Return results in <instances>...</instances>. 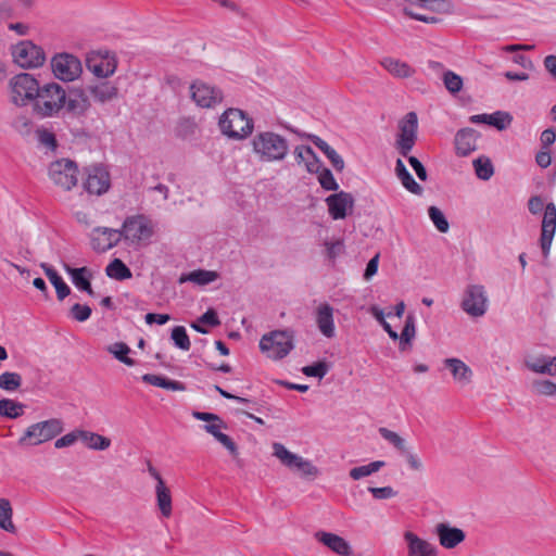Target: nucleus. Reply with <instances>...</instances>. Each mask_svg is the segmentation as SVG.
Instances as JSON below:
<instances>
[{"mask_svg": "<svg viewBox=\"0 0 556 556\" xmlns=\"http://www.w3.org/2000/svg\"><path fill=\"white\" fill-rule=\"evenodd\" d=\"M252 151L261 162H280L286 159L289 144L274 131H260L251 140Z\"/></svg>", "mask_w": 556, "mask_h": 556, "instance_id": "nucleus-1", "label": "nucleus"}, {"mask_svg": "<svg viewBox=\"0 0 556 556\" xmlns=\"http://www.w3.org/2000/svg\"><path fill=\"white\" fill-rule=\"evenodd\" d=\"M66 91L56 83L39 85L31 109L33 112L41 117H53L60 113L65 105Z\"/></svg>", "mask_w": 556, "mask_h": 556, "instance_id": "nucleus-2", "label": "nucleus"}, {"mask_svg": "<svg viewBox=\"0 0 556 556\" xmlns=\"http://www.w3.org/2000/svg\"><path fill=\"white\" fill-rule=\"evenodd\" d=\"M64 431V421L61 418H49L29 425L20 437V446H37L55 439Z\"/></svg>", "mask_w": 556, "mask_h": 556, "instance_id": "nucleus-3", "label": "nucleus"}, {"mask_svg": "<svg viewBox=\"0 0 556 556\" xmlns=\"http://www.w3.org/2000/svg\"><path fill=\"white\" fill-rule=\"evenodd\" d=\"M222 134L229 139L242 140L253 131V121L239 109H228L219 117Z\"/></svg>", "mask_w": 556, "mask_h": 556, "instance_id": "nucleus-4", "label": "nucleus"}, {"mask_svg": "<svg viewBox=\"0 0 556 556\" xmlns=\"http://www.w3.org/2000/svg\"><path fill=\"white\" fill-rule=\"evenodd\" d=\"M122 239L130 245L148 244L154 235L153 222L143 214L128 216L122 226Z\"/></svg>", "mask_w": 556, "mask_h": 556, "instance_id": "nucleus-5", "label": "nucleus"}, {"mask_svg": "<svg viewBox=\"0 0 556 556\" xmlns=\"http://www.w3.org/2000/svg\"><path fill=\"white\" fill-rule=\"evenodd\" d=\"M39 83L34 75L20 73L9 80V96L12 103L17 106L33 105Z\"/></svg>", "mask_w": 556, "mask_h": 556, "instance_id": "nucleus-6", "label": "nucleus"}, {"mask_svg": "<svg viewBox=\"0 0 556 556\" xmlns=\"http://www.w3.org/2000/svg\"><path fill=\"white\" fill-rule=\"evenodd\" d=\"M293 332L290 330H275L261 338L260 349L268 358L278 361L293 350Z\"/></svg>", "mask_w": 556, "mask_h": 556, "instance_id": "nucleus-7", "label": "nucleus"}, {"mask_svg": "<svg viewBox=\"0 0 556 556\" xmlns=\"http://www.w3.org/2000/svg\"><path fill=\"white\" fill-rule=\"evenodd\" d=\"M13 62L21 68H38L46 62V53L40 46L30 40H21L11 46Z\"/></svg>", "mask_w": 556, "mask_h": 556, "instance_id": "nucleus-8", "label": "nucleus"}, {"mask_svg": "<svg viewBox=\"0 0 556 556\" xmlns=\"http://www.w3.org/2000/svg\"><path fill=\"white\" fill-rule=\"evenodd\" d=\"M48 177L56 187L70 191L78 181V166L70 159H60L48 166Z\"/></svg>", "mask_w": 556, "mask_h": 556, "instance_id": "nucleus-9", "label": "nucleus"}, {"mask_svg": "<svg viewBox=\"0 0 556 556\" xmlns=\"http://www.w3.org/2000/svg\"><path fill=\"white\" fill-rule=\"evenodd\" d=\"M51 70L56 79L71 83L80 77L83 65L80 60L74 54L61 52L52 56Z\"/></svg>", "mask_w": 556, "mask_h": 556, "instance_id": "nucleus-10", "label": "nucleus"}, {"mask_svg": "<svg viewBox=\"0 0 556 556\" xmlns=\"http://www.w3.org/2000/svg\"><path fill=\"white\" fill-rule=\"evenodd\" d=\"M418 118L415 112H408L399 123L395 147L402 156H408L417 140Z\"/></svg>", "mask_w": 556, "mask_h": 556, "instance_id": "nucleus-11", "label": "nucleus"}, {"mask_svg": "<svg viewBox=\"0 0 556 556\" xmlns=\"http://www.w3.org/2000/svg\"><path fill=\"white\" fill-rule=\"evenodd\" d=\"M273 455L277 457L283 466L290 469H298L305 477H316L319 475L318 468L313 465L312 462L290 452L282 443H273Z\"/></svg>", "mask_w": 556, "mask_h": 556, "instance_id": "nucleus-12", "label": "nucleus"}, {"mask_svg": "<svg viewBox=\"0 0 556 556\" xmlns=\"http://www.w3.org/2000/svg\"><path fill=\"white\" fill-rule=\"evenodd\" d=\"M273 455L277 457L283 466L290 469H298L305 477H316L319 475L318 468L313 465L312 462L290 452L282 443H273Z\"/></svg>", "mask_w": 556, "mask_h": 556, "instance_id": "nucleus-13", "label": "nucleus"}, {"mask_svg": "<svg viewBox=\"0 0 556 556\" xmlns=\"http://www.w3.org/2000/svg\"><path fill=\"white\" fill-rule=\"evenodd\" d=\"M489 306L486 291L481 285H469L464 291L462 308L471 317H482Z\"/></svg>", "mask_w": 556, "mask_h": 556, "instance_id": "nucleus-14", "label": "nucleus"}, {"mask_svg": "<svg viewBox=\"0 0 556 556\" xmlns=\"http://www.w3.org/2000/svg\"><path fill=\"white\" fill-rule=\"evenodd\" d=\"M190 94L194 103L203 109L215 108L224 99L223 91L201 79L192 81L190 85Z\"/></svg>", "mask_w": 556, "mask_h": 556, "instance_id": "nucleus-15", "label": "nucleus"}, {"mask_svg": "<svg viewBox=\"0 0 556 556\" xmlns=\"http://www.w3.org/2000/svg\"><path fill=\"white\" fill-rule=\"evenodd\" d=\"M83 187L86 192L93 195L106 193L111 187L109 170L102 165H91L85 168Z\"/></svg>", "mask_w": 556, "mask_h": 556, "instance_id": "nucleus-16", "label": "nucleus"}, {"mask_svg": "<svg viewBox=\"0 0 556 556\" xmlns=\"http://www.w3.org/2000/svg\"><path fill=\"white\" fill-rule=\"evenodd\" d=\"M86 66L98 78L112 76L117 68V61L110 52H91L86 59Z\"/></svg>", "mask_w": 556, "mask_h": 556, "instance_id": "nucleus-17", "label": "nucleus"}, {"mask_svg": "<svg viewBox=\"0 0 556 556\" xmlns=\"http://www.w3.org/2000/svg\"><path fill=\"white\" fill-rule=\"evenodd\" d=\"M328 213L332 219H344L353 211L354 198L351 193L340 191L326 198Z\"/></svg>", "mask_w": 556, "mask_h": 556, "instance_id": "nucleus-18", "label": "nucleus"}, {"mask_svg": "<svg viewBox=\"0 0 556 556\" xmlns=\"http://www.w3.org/2000/svg\"><path fill=\"white\" fill-rule=\"evenodd\" d=\"M122 240L119 229L97 227L91 231L90 242L96 252H106L116 247Z\"/></svg>", "mask_w": 556, "mask_h": 556, "instance_id": "nucleus-19", "label": "nucleus"}, {"mask_svg": "<svg viewBox=\"0 0 556 556\" xmlns=\"http://www.w3.org/2000/svg\"><path fill=\"white\" fill-rule=\"evenodd\" d=\"M148 471L150 476L155 479V496L156 505L163 517L169 518L172 516V495L169 489L166 486L160 472L151 464L148 465Z\"/></svg>", "mask_w": 556, "mask_h": 556, "instance_id": "nucleus-20", "label": "nucleus"}, {"mask_svg": "<svg viewBox=\"0 0 556 556\" xmlns=\"http://www.w3.org/2000/svg\"><path fill=\"white\" fill-rule=\"evenodd\" d=\"M334 309L329 303H321L315 309V323L319 332L332 339L336 336Z\"/></svg>", "mask_w": 556, "mask_h": 556, "instance_id": "nucleus-21", "label": "nucleus"}, {"mask_svg": "<svg viewBox=\"0 0 556 556\" xmlns=\"http://www.w3.org/2000/svg\"><path fill=\"white\" fill-rule=\"evenodd\" d=\"M556 230V206L554 203H548L545 206V212L542 220L541 232V248L546 254L549 251L554 233Z\"/></svg>", "mask_w": 556, "mask_h": 556, "instance_id": "nucleus-22", "label": "nucleus"}, {"mask_svg": "<svg viewBox=\"0 0 556 556\" xmlns=\"http://www.w3.org/2000/svg\"><path fill=\"white\" fill-rule=\"evenodd\" d=\"M315 538L318 542L323 543L338 555L350 556L352 554V548L349 542L338 534L319 531L316 532Z\"/></svg>", "mask_w": 556, "mask_h": 556, "instance_id": "nucleus-23", "label": "nucleus"}, {"mask_svg": "<svg viewBox=\"0 0 556 556\" xmlns=\"http://www.w3.org/2000/svg\"><path fill=\"white\" fill-rule=\"evenodd\" d=\"M437 534L439 536L440 544L445 548H454L466 538L465 532L462 529L451 527L446 523H439L437 526Z\"/></svg>", "mask_w": 556, "mask_h": 556, "instance_id": "nucleus-24", "label": "nucleus"}, {"mask_svg": "<svg viewBox=\"0 0 556 556\" xmlns=\"http://www.w3.org/2000/svg\"><path fill=\"white\" fill-rule=\"evenodd\" d=\"M68 113L75 116L85 115L91 108V102L83 89L72 91L68 99H65V105Z\"/></svg>", "mask_w": 556, "mask_h": 556, "instance_id": "nucleus-25", "label": "nucleus"}, {"mask_svg": "<svg viewBox=\"0 0 556 556\" xmlns=\"http://www.w3.org/2000/svg\"><path fill=\"white\" fill-rule=\"evenodd\" d=\"M478 134L475 129L464 128L457 131L455 136L456 153L467 156L477 149Z\"/></svg>", "mask_w": 556, "mask_h": 556, "instance_id": "nucleus-26", "label": "nucleus"}, {"mask_svg": "<svg viewBox=\"0 0 556 556\" xmlns=\"http://www.w3.org/2000/svg\"><path fill=\"white\" fill-rule=\"evenodd\" d=\"M87 91L99 103H106L117 97L118 89L111 81H99L87 86Z\"/></svg>", "mask_w": 556, "mask_h": 556, "instance_id": "nucleus-27", "label": "nucleus"}, {"mask_svg": "<svg viewBox=\"0 0 556 556\" xmlns=\"http://www.w3.org/2000/svg\"><path fill=\"white\" fill-rule=\"evenodd\" d=\"M444 366L450 369L453 379L460 386H467L471 382L472 370L459 358L444 359Z\"/></svg>", "mask_w": 556, "mask_h": 556, "instance_id": "nucleus-28", "label": "nucleus"}, {"mask_svg": "<svg viewBox=\"0 0 556 556\" xmlns=\"http://www.w3.org/2000/svg\"><path fill=\"white\" fill-rule=\"evenodd\" d=\"M525 365L529 370L535 374L556 375V356H531L526 358Z\"/></svg>", "mask_w": 556, "mask_h": 556, "instance_id": "nucleus-29", "label": "nucleus"}, {"mask_svg": "<svg viewBox=\"0 0 556 556\" xmlns=\"http://www.w3.org/2000/svg\"><path fill=\"white\" fill-rule=\"evenodd\" d=\"M295 161L303 163L309 173H318L321 163L309 146H298L294 149Z\"/></svg>", "mask_w": 556, "mask_h": 556, "instance_id": "nucleus-30", "label": "nucleus"}, {"mask_svg": "<svg viewBox=\"0 0 556 556\" xmlns=\"http://www.w3.org/2000/svg\"><path fill=\"white\" fill-rule=\"evenodd\" d=\"M381 66L396 78L412 77L416 71L406 62L394 58H383L380 61Z\"/></svg>", "mask_w": 556, "mask_h": 556, "instance_id": "nucleus-31", "label": "nucleus"}, {"mask_svg": "<svg viewBox=\"0 0 556 556\" xmlns=\"http://www.w3.org/2000/svg\"><path fill=\"white\" fill-rule=\"evenodd\" d=\"M308 138L327 156V159L330 161L331 165L336 170H343L344 161L332 147H330L325 140H323L316 135H309Z\"/></svg>", "mask_w": 556, "mask_h": 556, "instance_id": "nucleus-32", "label": "nucleus"}, {"mask_svg": "<svg viewBox=\"0 0 556 556\" xmlns=\"http://www.w3.org/2000/svg\"><path fill=\"white\" fill-rule=\"evenodd\" d=\"M408 542V556H433L434 549L427 541L419 539L412 532L405 533Z\"/></svg>", "mask_w": 556, "mask_h": 556, "instance_id": "nucleus-33", "label": "nucleus"}, {"mask_svg": "<svg viewBox=\"0 0 556 556\" xmlns=\"http://www.w3.org/2000/svg\"><path fill=\"white\" fill-rule=\"evenodd\" d=\"M41 268L43 269L50 282L55 288L58 299L60 301H63L71 293L70 287L65 283L63 278L56 273V270L49 266L48 264L42 263Z\"/></svg>", "mask_w": 556, "mask_h": 556, "instance_id": "nucleus-34", "label": "nucleus"}, {"mask_svg": "<svg viewBox=\"0 0 556 556\" xmlns=\"http://www.w3.org/2000/svg\"><path fill=\"white\" fill-rule=\"evenodd\" d=\"M395 174L401 180L402 185L412 193L420 195L422 193V187L416 182L413 176L407 170L403 161L399 159L395 164Z\"/></svg>", "mask_w": 556, "mask_h": 556, "instance_id": "nucleus-35", "label": "nucleus"}, {"mask_svg": "<svg viewBox=\"0 0 556 556\" xmlns=\"http://www.w3.org/2000/svg\"><path fill=\"white\" fill-rule=\"evenodd\" d=\"M65 269L71 275L72 281L76 288L86 291L89 295H94L88 277L89 271L86 267L72 268L65 265Z\"/></svg>", "mask_w": 556, "mask_h": 556, "instance_id": "nucleus-36", "label": "nucleus"}, {"mask_svg": "<svg viewBox=\"0 0 556 556\" xmlns=\"http://www.w3.org/2000/svg\"><path fill=\"white\" fill-rule=\"evenodd\" d=\"M80 441H83L88 448L93 451H105L111 446V440L109 438L87 430H83L80 433Z\"/></svg>", "mask_w": 556, "mask_h": 556, "instance_id": "nucleus-37", "label": "nucleus"}, {"mask_svg": "<svg viewBox=\"0 0 556 556\" xmlns=\"http://www.w3.org/2000/svg\"><path fill=\"white\" fill-rule=\"evenodd\" d=\"M142 380L151 386L163 388L172 391H182L185 387L181 382L170 380L162 376L146 374L142 376Z\"/></svg>", "mask_w": 556, "mask_h": 556, "instance_id": "nucleus-38", "label": "nucleus"}, {"mask_svg": "<svg viewBox=\"0 0 556 556\" xmlns=\"http://www.w3.org/2000/svg\"><path fill=\"white\" fill-rule=\"evenodd\" d=\"M105 274L115 280L122 281L132 277L131 270L119 258H114L105 268Z\"/></svg>", "mask_w": 556, "mask_h": 556, "instance_id": "nucleus-39", "label": "nucleus"}, {"mask_svg": "<svg viewBox=\"0 0 556 556\" xmlns=\"http://www.w3.org/2000/svg\"><path fill=\"white\" fill-rule=\"evenodd\" d=\"M384 465L386 463L383 460H375L369 464L352 468L349 471V476L351 479L357 481L378 472L382 467H384Z\"/></svg>", "mask_w": 556, "mask_h": 556, "instance_id": "nucleus-40", "label": "nucleus"}, {"mask_svg": "<svg viewBox=\"0 0 556 556\" xmlns=\"http://www.w3.org/2000/svg\"><path fill=\"white\" fill-rule=\"evenodd\" d=\"M24 413V405L10 399L0 400V415L10 419H15Z\"/></svg>", "mask_w": 556, "mask_h": 556, "instance_id": "nucleus-41", "label": "nucleus"}, {"mask_svg": "<svg viewBox=\"0 0 556 556\" xmlns=\"http://www.w3.org/2000/svg\"><path fill=\"white\" fill-rule=\"evenodd\" d=\"M13 510L11 503L7 498H0V528L8 532H15V526L12 522Z\"/></svg>", "mask_w": 556, "mask_h": 556, "instance_id": "nucleus-42", "label": "nucleus"}, {"mask_svg": "<svg viewBox=\"0 0 556 556\" xmlns=\"http://www.w3.org/2000/svg\"><path fill=\"white\" fill-rule=\"evenodd\" d=\"M218 278V274L213 270H205V269H197L187 276L186 280H189L193 283L205 286L213 281H215Z\"/></svg>", "mask_w": 556, "mask_h": 556, "instance_id": "nucleus-43", "label": "nucleus"}, {"mask_svg": "<svg viewBox=\"0 0 556 556\" xmlns=\"http://www.w3.org/2000/svg\"><path fill=\"white\" fill-rule=\"evenodd\" d=\"M108 351L111 354H113L115 358H117L119 362L124 363L125 365H127V366L135 365V361L132 358L128 357L130 349L126 343L116 342L114 344H111L108 348Z\"/></svg>", "mask_w": 556, "mask_h": 556, "instance_id": "nucleus-44", "label": "nucleus"}, {"mask_svg": "<svg viewBox=\"0 0 556 556\" xmlns=\"http://www.w3.org/2000/svg\"><path fill=\"white\" fill-rule=\"evenodd\" d=\"M475 172L478 178L489 180L493 174L494 168L490 159L481 156L473 161Z\"/></svg>", "mask_w": 556, "mask_h": 556, "instance_id": "nucleus-45", "label": "nucleus"}, {"mask_svg": "<svg viewBox=\"0 0 556 556\" xmlns=\"http://www.w3.org/2000/svg\"><path fill=\"white\" fill-rule=\"evenodd\" d=\"M22 384V377L17 372L5 371L0 375V389L5 391H15Z\"/></svg>", "mask_w": 556, "mask_h": 556, "instance_id": "nucleus-46", "label": "nucleus"}, {"mask_svg": "<svg viewBox=\"0 0 556 556\" xmlns=\"http://www.w3.org/2000/svg\"><path fill=\"white\" fill-rule=\"evenodd\" d=\"M532 391L539 395L555 396L556 383L547 379H536L532 382Z\"/></svg>", "mask_w": 556, "mask_h": 556, "instance_id": "nucleus-47", "label": "nucleus"}, {"mask_svg": "<svg viewBox=\"0 0 556 556\" xmlns=\"http://www.w3.org/2000/svg\"><path fill=\"white\" fill-rule=\"evenodd\" d=\"M172 340L174 341V344L184 351H189L191 343L190 339L187 334L186 328L184 326H176L172 330Z\"/></svg>", "mask_w": 556, "mask_h": 556, "instance_id": "nucleus-48", "label": "nucleus"}, {"mask_svg": "<svg viewBox=\"0 0 556 556\" xmlns=\"http://www.w3.org/2000/svg\"><path fill=\"white\" fill-rule=\"evenodd\" d=\"M428 214H429L431 222L433 223V225L440 232L444 233V232L448 231V228H450L448 222L445 218L443 212L439 207L430 206L428 208Z\"/></svg>", "mask_w": 556, "mask_h": 556, "instance_id": "nucleus-49", "label": "nucleus"}, {"mask_svg": "<svg viewBox=\"0 0 556 556\" xmlns=\"http://www.w3.org/2000/svg\"><path fill=\"white\" fill-rule=\"evenodd\" d=\"M378 431L380 435L390 444H392L397 451L401 453L405 452L406 442L400 434L384 427L379 428Z\"/></svg>", "mask_w": 556, "mask_h": 556, "instance_id": "nucleus-50", "label": "nucleus"}, {"mask_svg": "<svg viewBox=\"0 0 556 556\" xmlns=\"http://www.w3.org/2000/svg\"><path fill=\"white\" fill-rule=\"evenodd\" d=\"M37 140L40 146L47 148L50 151H54L58 148V141L55 135L47 128H38L36 130Z\"/></svg>", "mask_w": 556, "mask_h": 556, "instance_id": "nucleus-51", "label": "nucleus"}, {"mask_svg": "<svg viewBox=\"0 0 556 556\" xmlns=\"http://www.w3.org/2000/svg\"><path fill=\"white\" fill-rule=\"evenodd\" d=\"M318 175V181L325 190L336 191L339 189V185L336 181L331 170L327 167H320Z\"/></svg>", "mask_w": 556, "mask_h": 556, "instance_id": "nucleus-52", "label": "nucleus"}, {"mask_svg": "<svg viewBox=\"0 0 556 556\" xmlns=\"http://www.w3.org/2000/svg\"><path fill=\"white\" fill-rule=\"evenodd\" d=\"M443 83H444L445 88L452 93H456V92L460 91L463 88L462 77L451 71H447L446 73H444Z\"/></svg>", "mask_w": 556, "mask_h": 556, "instance_id": "nucleus-53", "label": "nucleus"}, {"mask_svg": "<svg viewBox=\"0 0 556 556\" xmlns=\"http://www.w3.org/2000/svg\"><path fill=\"white\" fill-rule=\"evenodd\" d=\"M329 370L325 362H317L313 365L304 366L302 372L307 377H316L323 379Z\"/></svg>", "mask_w": 556, "mask_h": 556, "instance_id": "nucleus-54", "label": "nucleus"}, {"mask_svg": "<svg viewBox=\"0 0 556 556\" xmlns=\"http://www.w3.org/2000/svg\"><path fill=\"white\" fill-rule=\"evenodd\" d=\"M489 116L488 125L494 126L500 130L505 129L511 122V116L501 111L490 114Z\"/></svg>", "mask_w": 556, "mask_h": 556, "instance_id": "nucleus-55", "label": "nucleus"}, {"mask_svg": "<svg viewBox=\"0 0 556 556\" xmlns=\"http://www.w3.org/2000/svg\"><path fill=\"white\" fill-rule=\"evenodd\" d=\"M91 313H92V311H91L90 306L83 305L79 303L74 304L70 311L71 317L79 323H84L87 319H89L91 316Z\"/></svg>", "mask_w": 556, "mask_h": 556, "instance_id": "nucleus-56", "label": "nucleus"}, {"mask_svg": "<svg viewBox=\"0 0 556 556\" xmlns=\"http://www.w3.org/2000/svg\"><path fill=\"white\" fill-rule=\"evenodd\" d=\"M81 432H83V430L77 429V430H74L72 432L66 433L65 435H63V437L59 438L58 440H55L54 447L55 448H63V447H67V446L74 445L78 440H80V433Z\"/></svg>", "mask_w": 556, "mask_h": 556, "instance_id": "nucleus-57", "label": "nucleus"}, {"mask_svg": "<svg viewBox=\"0 0 556 556\" xmlns=\"http://www.w3.org/2000/svg\"><path fill=\"white\" fill-rule=\"evenodd\" d=\"M368 491L371 493L375 500H388L397 495V492L392 486H369Z\"/></svg>", "mask_w": 556, "mask_h": 556, "instance_id": "nucleus-58", "label": "nucleus"}, {"mask_svg": "<svg viewBox=\"0 0 556 556\" xmlns=\"http://www.w3.org/2000/svg\"><path fill=\"white\" fill-rule=\"evenodd\" d=\"M326 254L329 260H334L343 253L344 243L342 240L327 241L325 242Z\"/></svg>", "mask_w": 556, "mask_h": 556, "instance_id": "nucleus-59", "label": "nucleus"}, {"mask_svg": "<svg viewBox=\"0 0 556 556\" xmlns=\"http://www.w3.org/2000/svg\"><path fill=\"white\" fill-rule=\"evenodd\" d=\"M404 341H413L416 336V325L414 315H407L402 333Z\"/></svg>", "mask_w": 556, "mask_h": 556, "instance_id": "nucleus-60", "label": "nucleus"}, {"mask_svg": "<svg viewBox=\"0 0 556 556\" xmlns=\"http://www.w3.org/2000/svg\"><path fill=\"white\" fill-rule=\"evenodd\" d=\"M220 444H223L232 455H237V446L231 438L222 431L214 437Z\"/></svg>", "mask_w": 556, "mask_h": 556, "instance_id": "nucleus-61", "label": "nucleus"}, {"mask_svg": "<svg viewBox=\"0 0 556 556\" xmlns=\"http://www.w3.org/2000/svg\"><path fill=\"white\" fill-rule=\"evenodd\" d=\"M408 163L410 164V166L413 167V169L415 170L417 177L420 180H426L427 179V170H426L425 166L421 164V162L417 157L408 156Z\"/></svg>", "mask_w": 556, "mask_h": 556, "instance_id": "nucleus-62", "label": "nucleus"}, {"mask_svg": "<svg viewBox=\"0 0 556 556\" xmlns=\"http://www.w3.org/2000/svg\"><path fill=\"white\" fill-rule=\"evenodd\" d=\"M199 323L216 327L220 324V320L218 319L216 312L210 308L199 318Z\"/></svg>", "mask_w": 556, "mask_h": 556, "instance_id": "nucleus-63", "label": "nucleus"}, {"mask_svg": "<svg viewBox=\"0 0 556 556\" xmlns=\"http://www.w3.org/2000/svg\"><path fill=\"white\" fill-rule=\"evenodd\" d=\"M14 15L13 4L10 1H0V22L12 18Z\"/></svg>", "mask_w": 556, "mask_h": 556, "instance_id": "nucleus-64", "label": "nucleus"}]
</instances>
